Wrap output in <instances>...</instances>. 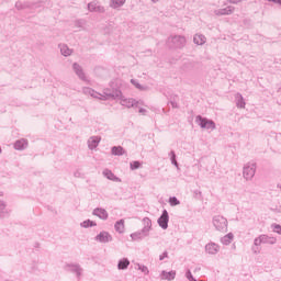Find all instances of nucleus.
<instances>
[{
    "label": "nucleus",
    "mask_w": 281,
    "mask_h": 281,
    "mask_svg": "<svg viewBox=\"0 0 281 281\" xmlns=\"http://www.w3.org/2000/svg\"><path fill=\"white\" fill-rule=\"evenodd\" d=\"M143 228L131 234L132 240H144V238L150 235V229H153V221L149 217L143 218Z\"/></svg>",
    "instance_id": "nucleus-1"
},
{
    "label": "nucleus",
    "mask_w": 281,
    "mask_h": 281,
    "mask_svg": "<svg viewBox=\"0 0 281 281\" xmlns=\"http://www.w3.org/2000/svg\"><path fill=\"white\" fill-rule=\"evenodd\" d=\"M167 45L170 49H182V47H186V36L171 35L167 40Z\"/></svg>",
    "instance_id": "nucleus-2"
},
{
    "label": "nucleus",
    "mask_w": 281,
    "mask_h": 281,
    "mask_svg": "<svg viewBox=\"0 0 281 281\" xmlns=\"http://www.w3.org/2000/svg\"><path fill=\"white\" fill-rule=\"evenodd\" d=\"M195 123L201 128H205L206 131H215L216 123L207 117H203L202 115L195 116Z\"/></svg>",
    "instance_id": "nucleus-3"
},
{
    "label": "nucleus",
    "mask_w": 281,
    "mask_h": 281,
    "mask_svg": "<svg viewBox=\"0 0 281 281\" xmlns=\"http://www.w3.org/2000/svg\"><path fill=\"white\" fill-rule=\"evenodd\" d=\"M213 227H215V229L217 232H227V225H228V222H227V218H225V216H222V215H215L213 216Z\"/></svg>",
    "instance_id": "nucleus-4"
},
{
    "label": "nucleus",
    "mask_w": 281,
    "mask_h": 281,
    "mask_svg": "<svg viewBox=\"0 0 281 281\" xmlns=\"http://www.w3.org/2000/svg\"><path fill=\"white\" fill-rule=\"evenodd\" d=\"M277 243H278V239L269 235H259L254 240L255 247H260V245H276Z\"/></svg>",
    "instance_id": "nucleus-5"
},
{
    "label": "nucleus",
    "mask_w": 281,
    "mask_h": 281,
    "mask_svg": "<svg viewBox=\"0 0 281 281\" xmlns=\"http://www.w3.org/2000/svg\"><path fill=\"white\" fill-rule=\"evenodd\" d=\"M64 270H66L68 273H75L78 279H80V276H82V267H80L79 263H66L64 266Z\"/></svg>",
    "instance_id": "nucleus-6"
},
{
    "label": "nucleus",
    "mask_w": 281,
    "mask_h": 281,
    "mask_svg": "<svg viewBox=\"0 0 281 281\" xmlns=\"http://www.w3.org/2000/svg\"><path fill=\"white\" fill-rule=\"evenodd\" d=\"M157 223L161 229H168V223H170V215L168 214L167 210H164Z\"/></svg>",
    "instance_id": "nucleus-7"
},
{
    "label": "nucleus",
    "mask_w": 281,
    "mask_h": 281,
    "mask_svg": "<svg viewBox=\"0 0 281 281\" xmlns=\"http://www.w3.org/2000/svg\"><path fill=\"white\" fill-rule=\"evenodd\" d=\"M103 95L105 97L106 100H117L122 98V90H111V89H104L103 90Z\"/></svg>",
    "instance_id": "nucleus-8"
},
{
    "label": "nucleus",
    "mask_w": 281,
    "mask_h": 281,
    "mask_svg": "<svg viewBox=\"0 0 281 281\" xmlns=\"http://www.w3.org/2000/svg\"><path fill=\"white\" fill-rule=\"evenodd\" d=\"M256 175V164H248L244 167V177L247 181L254 179Z\"/></svg>",
    "instance_id": "nucleus-9"
},
{
    "label": "nucleus",
    "mask_w": 281,
    "mask_h": 281,
    "mask_svg": "<svg viewBox=\"0 0 281 281\" xmlns=\"http://www.w3.org/2000/svg\"><path fill=\"white\" fill-rule=\"evenodd\" d=\"M16 10H34V8H38L36 2H30V1H16L15 2Z\"/></svg>",
    "instance_id": "nucleus-10"
},
{
    "label": "nucleus",
    "mask_w": 281,
    "mask_h": 281,
    "mask_svg": "<svg viewBox=\"0 0 281 281\" xmlns=\"http://www.w3.org/2000/svg\"><path fill=\"white\" fill-rule=\"evenodd\" d=\"M94 240H97V243H111L113 240V236H111V234L106 231H102L100 234H98L94 237Z\"/></svg>",
    "instance_id": "nucleus-11"
},
{
    "label": "nucleus",
    "mask_w": 281,
    "mask_h": 281,
    "mask_svg": "<svg viewBox=\"0 0 281 281\" xmlns=\"http://www.w3.org/2000/svg\"><path fill=\"white\" fill-rule=\"evenodd\" d=\"M89 12H99L100 14H104L105 9L104 7L100 5L98 0H93L92 2L88 3Z\"/></svg>",
    "instance_id": "nucleus-12"
},
{
    "label": "nucleus",
    "mask_w": 281,
    "mask_h": 281,
    "mask_svg": "<svg viewBox=\"0 0 281 281\" xmlns=\"http://www.w3.org/2000/svg\"><path fill=\"white\" fill-rule=\"evenodd\" d=\"M121 104L127 109H137V106H139V101L135 99H124L121 97Z\"/></svg>",
    "instance_id": "nucleus-13"
},
{
    "label": "nucleus",
    "mask_w": 281,
    "mask_h": 281,
    "mask_svg": "<svg viewBox=\"0 0 281 281\" xmlns=\"http://www.w3.org/2000/svg\"><path fill=\"white\" fill-rule=\"evenodd\" d=\"M234 10H236V8L228 5L224 9H217L214 11V14H216V16H227L229 14H234Z\"/></svg>",
    "instance_id": "nucleus-14"
},
{
    "label": "nucleus",
    "mask_w": 281,
    "mask_h": 281,
    "mask_svg": "<svg viewBox=\"0 0 281 281\" xmlns=\"http://www.w3.org/2000/svg\"><path fill=\"white\" fill-rule=\"evenodd\" d=\"M93 216H98L101 221H106L109 218V212L102 207H97L92 211Z\"/></svg>",
    "instance_id": "nucleus-15"
},
{
    "label": "nucleus",
    "mask_w": 281,
    "mask_h": 281,
    "mask_svg": "<svg viewBox=\"0 0 281 281\" xmlns=\"http://www.w3.org/2000/svg\"><path fill=\"white\" fill-rule=\"evenodd\" d=\"M72 69L75 71V74L78 76V78H80V80H83V81L87 80V76L85 75V70H82L81 65H79L78 63H74Z\"/></svg>",
    "instance_id": "nucleus-16"
},
{
    "label": "nucleus",
    "mask_w": 281,
    "mask_h": 281,
    "mask_svg": "<svg viewBox=\"0 0 281 281\" xmlns=\"http://www.w3.org/2000/svg\"><path fill=\"white\" fill-rule=\"evenodd\" d=\"M221 247L215 243H210L205 246L206 254H210L211 256H216L218 254Z\"/></svg>",
    "instance_id": "nucleus-17"
},
{
    "label": "nucleus",
    "mask_w": 281,
    "mask_h": 281,
    "mask_svg": "<svg viewBox=\"0 0 281 281\" xmlns=\"http://www.w3.org/2000/svg\"><path fill=\"white\" fill-rule=\"evenodd\" d=\"M160 278H161V280L172 281V280H175V278H177V271L171 270L168 272L166 270H162L160 273Z\"/></svg>",
    "instance_id": "nucleus-18"
},
{
    "label": "nucleus",
    "mask_w": 281,
    "mask_h": 281,
    "mask_svg": "<svg viewBox=\"0 0 281 281\" xmlns=\"http://www.w3.org/2000/svg\"><path fill=\"white\" fill-rule=\"evenodd\" d=\"M27 146H29V142L25 138L18 139L14 143L15 150H25V148H27Z\"/></svg>",
    "instance_id": "nucleus-19"
},
{
    "label": "nucleus",
    "mask_w": 281,
    "mask_h": 281,
    "mask_svg": "<svg viewBox=\"0 0 281 281\" xmlns=\"http://www.w3.org/2000/svg\"><path fill=\"white\" fill-rule=\"evenodd\" d=\"M103 176L105 177V179H109L110 181H115V182L122 181V179H120L117 176H115V173H113V171L109 169L103 170Z\"/></svg>",
    "instance_id": "nucleus-20"
},
{
    "label": "nucleus",
    "mask_w": 281,
    "mask_h": 281,
    "mask_svg": "<svg viewBox=\"0 0 281 281\" xmlns=\"http://www.w3.org/2000/svg\"><path fill=\"white\" fill-rule=\"evenodd\" d=\"M111 154L115 157H122V155H126V149H124L122 146H113L111 148Z\"/></svg>",
    "instance_id": "nucleus-21"
},
{
    "label": "nucleus",
    "mask_w": 281,
    "mask_h": 281,
    "mask_svg": "<svg viewBox=\"0 0 281 281\" xmlns=\"http://www.w3.org/2000/svg\"><path fill=\"white\" fill-rule=\"evenodd\" d=\"M130 265H131V261L128 260V258H123V259L119 260V262H117V270L126 271V269H128Z\"/></svg>",
    "instance_id": "nucleus-22"
},
{
    "label": "nucleus",
    "mask_w": 281,
    "mask_h": 281,
    "mask_svg": "<svg viewBox=\"0 0 281 281\" xmlns=\"http://www.w3.org/2000/svg\"><path fill=\"white\" fill-rule=\"evenodd\" d=\"M98 144H100V138L98 136H92L88 140V147L90 148V150H93V148H98Z\"/></svg>",
    "instance_id": "nucleus-23"
},
{
    "label": "nucleus",
    "mask_w": 281,
    "mask_h": 281,
    "mask_svg": "<svg viewBox=\"0 0 281 281\" xmlns=\"http://www.w3.org/2000/svg\"><path fill=\"white\" fill-rule=\"evenodd\" d=\"M205 41L207 40L203 34H195L193 37V43H195V45H205Z\"/></svg>",
    "instance_id": "nucleus-24"
},
{
    "label": "nucleus",
    "mask_w": 281,
    "mask_h": 281,
    "mask_svg": "<svg viewBox=\"0 0 281 281\" xmlns=\"http://www.w3.org/2000/svg\"><path fill=\"white\" fill-rule=\"evenodd\" d=\"M232 240H234V233H228L221 238L222 245H232Z\"/></svg>",
    "instance_id": "nucleus-25"
},
{
    "label": "nucleus",
    "mask_w": 281,
    "mask_h": 281,
    "mask_svg": "<svg viewBox=\"0 0 281 281\" xmlns=\"http://www.w3.org/2000/svg\"><path fill=\"white\" fill-rule=\"evenodd\" d=\"M126 3V0H111L110 8H113V10H117V8H122Z\"/></svg>",
    "instance_id": "nucleus-26"
},
{
    "label": "nucleus",
    "mask_w": 281,
    "mask_h": 281,
    "mask_svg": "<svg viewBox=\"0 0 281 281\" xmlns=\"http://www.w3.org/2000/svg\"><path fill=\"white\" fill-rule=\"evenodd\" d=\"M114 229H115V232H117L119 234H124V220H119V221L114 224Z\"/></svg>",
    "instance_id": "nucleus-27"
},
{
    "label": "nucleus",
    "mask_w": 281,
    "mask_h": 281,
    "mask_svg": "<svg viewBox=\"0 0 281 281\" xmlns=\"http://www.w3.org/2000/svg\"><path fill=\"white\" fill-rule=\"evenodd\" d=\"M59 49L63 56H71V49L67 45L60 44Z\"/></svg>",
    "instance_id": "nucleus-28"
},
{
    "label": "nucleus",
    "mask_w": 281,
    "mask_h": 281,
    "mask_svg": "<svg viewBox=\"0 0 281 281\" xmlns=\"http://www.w3.org/2000/svg\"><path fill=\"white\" fill-rule=\"evenodd\" d=\"M81 227H83L85 229L89 228V227H95L98 224L94 221L91 220H86L83 221L81 224Z\"/></svg>",
    "instance_id": "nucleus-29"
},
{
    "label": "nucleus",
    "mask_w": 281,
    "mask_h": 281,
    "mask_svg": "<svg viewBox=\"0 0 281 281\" xmlns=\"http://www.w3.org/2000/svg\"><path fill=\"white\" fill-rule=\"evenodd\" d=\"M131 82L134 85V87H136V89H138V91H148V88L146 86H142L139 81L131 79Z\"/></svg>",
    "instance_id": "nucleus-30"
},
{
    "label": "nucleus",
    "mask_w": 281,
    "mask_h": 281,
    "mask_svg": "<svg viewBox=\"0 0 281 281\" xmlns=\"http://www.w3.org/2000/svg\"><path fill=\"white\" fill-rule=\"evenodd\" d=\"M169 157L172 166H175L176 168H179V162L177 161V154L175 153V150H171L169 153Z\"/></svg>",
    "instance_id": "nucleus-31"
},
{
    "label": "nucleus",
    "mask_w": 281,
    "mask_h": 281,
    "mask_svg": "<svg viewBox=\"0 0 281 281\" xmlns=\"http://www.w3.org/2000/svg\"><path fill=\"white\" fill-rule=\"evenodd\" d=\"M86 93H88L89 95H91L92 98H98L99 100H102V94L95 92V90L91 89V88H87L86 89Z\"/></svg>",
    "instance_id": "nucleus-32"
},
{
    "label": "nucleus",
    "mask_w": 281,
    "mask_h": 281,
    "mask_svg": "<svg viewBox=\"0 0 281 281\" xmlns=\"http://www.w3.org/2000/svg\"><path fill=\"white\" fill-rule=\"evenodd\" d=\"M238 109H245V99L243 98V94H237V102H236Z\"/></svg>",
    "instance_id": "nucleus-33"
},
{
    "label": "nucleus",
    "mask_w": 281,
    "mask_h": 281,
    "mask_svg": "<svg viewBox=\"0 0 281 281\" xmlns=\"http://www.w3.org/2000/svg\"><path fill=\"white\" fill-rule=\"evenodd\" d=\"M8 211H5V202L0 201V218H5Z\"/></svg>",
    "instance_id": "nucleus-34"
},
{
    "label": "nucleus",
    "mask_w": 281,
    "mask_h": 281,
    "mask_svg": "<svg viewBox=\"0 0 281 281\" xmlns=\"http://www.w3.org/2000/svg\"><path fill=\"white\" fill-rule=\"evenodd\" d=\"M131 170H139L142 168V162L139 160H134L130 164Z\"/></svg>",
    "instance_id": "nucleus-35"
},
{
    "label": "nucleus",
    "mask_w": 281,
    "mask_h": 281,
    "mask_svg": "<svg viewBox=\"0 0 281 281\" xmlns=\"http://www.w3.org/2000/svg\"><path fill=\"white\" fill-rule=\"evenodd\" d=\"M169 204L171 205V207H175L177 205H181V201H179V199H177V196H170Z\"/></svg>",
    "instance_id": "nucleus-36"
},
{
    "label": "nucleus",
    "mask_w": 281,
    "mask_h": 281,
    "mask_svg": "<svg viewBox=\"0 0 281 281\" xmlns=\"http://www.w3.org/2000/svg\"><path fill=\"white\" fill-rule=\"evenodd\" d=\"M272 229L276 234L281 236V225L280 224H272Z\"/></svg>",
    "instance_id": "nucleus-37"
},
{
    "label": "nucleus",
    "mask_w": 281,
    "mask_h": 281,
    "mask_svg": "<svg viewBox=\"0 0 281 281\" xmlns=\"http://www.w3.org/2000/svg\"><path fill=\"white\" fill-rule=\"evenodd\" d=\"M139 271H142V273H145V276H148L149 271H148V267L146 266H138Z\"/></svg>",
    "instance_id": "nucleus-38"
},
{
    "label": "nucleus",
    "mask_w": 281,
    "mask_h": 281,
    "mask_svg": "<svg viewBox=\"0 0 281 281\" xmlns=\"http://www.w3.org/2000/svg\"><path fill=\"white\" fill-rule=\"evenodd\" d=\"M227 3H232L233 5H238V3H243V1H247V0H226Z\"/></svg>",
    "instance_id": "nucleus-39"
},
{
    "label": "nucleus",
    "mask_w": 281,
    "mask_h": 281,
    "mask_svg": "<svg viewBox=\"0 0 281 281\" xmlns=\"http://www.w3.org/2000/svg\"><path fill=\"white\" fill-rule=\"evenodd\" d=\"M165 258H168V251H164L162 255L159 256V260H164Z\"/></svg>",
    "instance_id": "nucleus-40"
},
{
    "label": "nucleus",
    "mask_w": 281,
    "mask_h": 281,
    "mask_svg": "<svg viewBox=\"0 0 281 281\" xmlns=\"http://www.w3.org/2000/svg\"><path fill=\"white\" fill-rule=\"evenodd\" d=\"M172 109H179V104L176 101H170Z\"/></svg>",
    "instance_id": "nucleus-41"
},
{
    "label": "nucleus",
    "mask_w": 281,
    "mask_h": 281,
    "mask_svg": "<svg viewBox=\"0 0 281 281\" xmlns=\"http://www.w3.org/2000/svg\"><path fill=\"white\" fill-rule=\"evenodd\" d=\"M138 113H140L142 115H146V109L139 108Z\"/></svg>",
    "instance_id": "nucleus-42"
},
{
    "label": "nucleus",
    "mask_w": 281,
    "mask_h": 281,
    "mask_svg": "<svg viewBox=\"0 0 281 281\" xmlns=\"http://www.w3.org/2000/svg\"><path fill=\"white\" fill-rule=\"evenodd\" d=\"M252 250L255 251V254H260V250H256V248H252Z\"/></svg>",
    "instance_id": "nucleus-43"
},
{
    "label": "nucleus",
    "mask_w": 281,
    "mask_h": 281,
    "mask_svg": "<svg viewBox=\"0 0 281 281\" xmlns=\"http://www.w3.org/2000/svg\"><path fill=\"white\" fill-rule=\"evenodd\" d=\"M80 173L79 172H75V177H78Z\"/></svg>",
    "instance_id": "nucleus-44"
},
{
    "label": "nucleus",
    "mask_w": 281,
    "mask_h": 281,
    "mask_svg": "<svg viewBox=\"0 0 281 281\" xmlns=\"http://www.w3.org/2000/svg\"><path fill=\"white\" fill-rule=\"evenodd\" d=\"M153 1V3H157V1H159V0H151Z\"/></svg>",
    "instance_id": "nucleus-45"
},
{
    "label": "nucleus",
    "mask_w": 281,
    "mask_h": 281,
    "mask_svg": "<svg viewBox=\"0 0 281 281\" xmlns=\"http://www.w3.org/2000/svg\"><path fill=\"white\" fill-rule=\"evenodd\" d=\"M0 196H3V192L0 191Z\"/></svg>",
    "instance_id": "nucleus-46"
},
{
    "label": "nucleus",
    "mask_w": 281,
    "mask_h": 281,
    "mask_svg": "<svg viewBox=\"0 0 281 281\" xmlns=\"http://www.w3.org/2000/svg\"><path fill=\"white\" fill-rule=\"evenodd\" d=\"M77 23H78V25H80V21H78Z\"/></svg>",
    "instance_id": "nucleus-47"
},
{
    "label": "nucleus",
    "mask_w": 281,
    "mask_h": 281,
    "mask_svg": "<svg viewBox=\"0 0 281 281\" xmlns=\"http://www.w3.org/2000/svg\"><path fill=\"white\" fill-rule=\"evenodd\" d=\"M0 153H1V147H0Z\"/></svg>",
    "instance_id": "nucleus-48"
}]
</instances>
